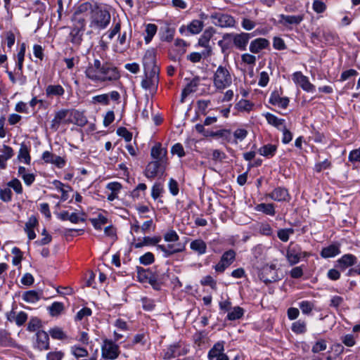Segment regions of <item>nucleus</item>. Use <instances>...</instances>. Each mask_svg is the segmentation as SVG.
Returning a JSON list of instances; mask_svg holds the SVG:
<instances>
[{
	"mask_svg": "<svg viewBox=\"0 0 360 360\" xmlns=\"http://www.w3.org/2000/svg\"><path fill=\"white\" fill-rule=\"evenodd\" d=\"M86 77L95 82H111L120 77L118 69L110 63H101L99 59L89 63L85 70Z\"/></svg>",
	"mask_w": 360,
	"mask_h": 360,
	"instance_id": "nucleus-1",
	"label": "nucleus"
},
{
	"mask_svg": "<svg viewBox=\"0 0 360 360\" xmlns=\"http://www.w3.org/2000/svg\"><path fill=\"white\" fill-rule=\"evenodd\" d=\"M110 12L97 5L90 16L89 26L94 29L104 30L110 24Z\"/></svg>",
	"mask_w": 360,
	"mask_h": 360,
	"instance_id": "nucleus-2",
	"label": "nucleus"
},
{
	"mask_svg": "<svg viewBox=\"0 0 360 360\" xmlns=\"http://www.w3.org/2000/svg\"><path fill=\"white\" fill-rule=\"evenodd\" d=\"M212 81L214 86L219 91H223L231 86L233 79L229 68L219 65L214 73Z\"/></svg>",
	"mask_w": 360,
	"mask_h": 360,
	"instance_id": "nucleus-3",
	"label": "nucleus"
},
{
	"mask_svg": "<svg viewBox=\"0 0 360 360\" xmlns=\"http://www.w3.org/2000/svg\"><path fill=\"white\" fill-rule=\"evenodd\" d=\"M168 162L153 160L150 162L146 168L145 176L148 179H154L158 176H162L166 170Z\"/></svg>",
	"mask_w": 360,
	"mask_h": 360,
	"instance_id": "nucleus-4",
	"label": "nucleus"
},
{
	"mask_svg": "<svg viewBox=\"0 0 360 360\" xmlns=\"http://www.w3.org/2000/svg\"><path fill=\"white\" fill-rule=\"evenodd\" d=\"M145 72L146 78L141 82L142 88L150 91H155L159 83V68Z\"/></svg>",
	"mask_w": 360,
	"mask_h": 360,
	"instance_id": "nucleus-5",
	"label": "nucleus"
},
{
	"mask_svg": "<svg viewBox=\"0 0 360 360\" xmlns=\"http://www.w3.org/2000/svg\"><path fill=\"white\" fill-rule=\"evenodd\" d=\"M307 252H302L301 247L294 243H290L287 249L286 257L290 265L297 264L302 258L309 256Z\"/></svg>",
	"mask_w": 360,
	"mask_h": 360,
	"instance_id": "nucleus-6",
	"label": "nucleus"
},
{
	"mask_svg": "<svg viewBox=\"0 0 360 360\" xmlns=\"http://www.w3.org/2000/svg\"><path fill=\"white\" fill-rule=\"evenodd\" d=\"M210 19L212 23L221 27H233L236 25V20L231 15L215 12L211 14Z\"/></svg>",
	"mask_w": 360,
	"mask_h": 360,
	"instance_id": "nucleus-7",
	"label": "nucleus"
},
{
	"mask_svg": "<svg viewBox=\"0 0 360 360\" xmlns=\"http://www.w3.org/2000/svg\"><path fill=\"white\" fill-rule=\"evenodd\" d=\"M251 34L242 32L240 34L226 33L223 35L224 40L233 39L234 45L240 50H245Z\"/></svg>",
	"mask_w": 360,
	"mask_h": 360,
	"instance_id": "nucleus-8",
	"label": "nucleus"
},
{
	"mask_svg": "<svg viewBox=\"0 0 360 360\" xmlns=\"http://www.w3.org/2000/svg\"><path fill=\"white\" fill-rule=\"evenodd\" d=\"M101 353L104 359H115L120 354L119 347L112 340H105L101 347Z\"/></svg>",
	"mask_w": 360,
	"mask_h": 360,
	"instance_id": "nucleus-9",
	"label": "nucleus"
},
{
	"mask_svg": "<svg viewBox=\"0 0 360 360\" xmlns=\"http://www.w3.org/2000/svg\"><path fill=\"white\" fill-rule=\"evenodd\" d=\"M188 352L187 349L182 348L180 342H175L168 345L162 352V356L164 359L169 360L176 358L179 356L186 354Z\"/></svg>",
	"mask_w": 360,
	"mask_h": 360,
	"instance_id": "nucleus-10",
	"label": "nucleus"
},
{
	"mask_svg": "<svg viewBox=\"0 0 360 360\" xmlns=\"http://www.w3.org/2000/svg\"><path fill=\"white\" fill-rule=\"evenodd\" d=\"M292 80L295 83L307 92H313L315 91V86L309 80L308 77L304 75L301 72H295L292 75Z\"/></svg>",
	"mask_w": 360,
	"mask_h": 360,
	"instance_id": "nucleus-11",
	"label": "nucleus"
},
{
	"mask_svg": "<svg viewBox=\"0 0 360 360\" xmlns=\"http://www.w3.org/2000/svg\"><path fill=\"white\" fill-rule=\"evenodd\" d=\"M356 261L357 258L354 255L345 254L336 262L335 267L343 271L348 267L354 265Z\"/></svg>",
	"mask_w": 360,
	"mask_h": 360,
	"instance_id": "nucleus-12",
	"label": "nucleus"
},
{
	"mask_svg": "<svg viewBox=\"0 0 360 360\" xmlns=\"http://www.w3.org/2000/svg\"><path fill=\"white\" fill-rule=\"evenodd\" d=\"M167 154V149L165 148H162L160 143H156L151 148L150 155H151V158L153 159V160L163 161V162H168Z\"/></svg>",
	"mask_w": 360,
	"mask_h": 360,
	"instance_id": "nucleus-13",
	"label": "nucleus"
},
{
	"mask_svg": "<svg viewBox=\"0 0 360 360\" xmlns=\"http://www.w3.org/2000/svg\"><path fill=\"white\" fill-rule=\"evenodd\" d=\"M200 79L199 77H195L191 79L181 92V103L185 101L186 98L191 93L195 92L200 84Z\"/></svg>",
	"mask_w": 360,
	"mask_h": 360,
	"instance_id": "nucleus-14",
	"label": "nucleus"
},
{
	"mask_svg": "<svg viewBox=\"0 0 360 360\" xmlns=\"http://www.w3.org/2000/svg\"><path fill=\"white\" fill-rule=\"evenodd\" d=\"M37 347L39 350H48L49 346V334L44 330H38L36 333Z\"/></svg>",
	"mask_w": 360,
	"mask_h": 360,
	"instance_id": "nucleus-15",
	"label": "nucleus"
},
{
	"mask_svg": "<svg viewBox=\"0 0 360 360\" xmlns=\"http://www.w3.org/2000/svg\"><path fill=\"white\" fill-rule=\"evenodd\" d=\"M143 63L145 71L153 70L158 68L155 64V52L154 50H148L143 58Z\"/></svg>",
	"mask_w": 360,
	"mask_h": 360,
	"instance_id": "nucleus-16",
	"label": "nucleus"
},
{
	"mask_svg": "<svg viewBox=\"0 0 360 360\" xmlns=\"http://www.w3.org/2000/svg\"><path fill=\"white\" fill-rule=\"evenodd\" d=\"M41 158L45 162L53 164L59 168L63 167L65 164V160L61 157L49 151L44 152Z\"/></svg>",
	"mask_w": 360,
	"mask_h": 360,
	"instance_id": "nucleus-17",
	"label": "nucleus"
},
{
	"mask_svg": "<svg viewBox=\"0 0 360 360\" xmlns=\"http://www.w3.org/2000/svg\"><path fill=\"white\" fill-rule=\"evenodd\" d=\"M214 34V29L212 27H209L204 31L198 40L199 46L206 48L207 49L208 54H210L212 51L209 44Z\"/></svg>",
	"mask_w": 360,
	"mask_h": 360,
	"instance_id": "nucleus-18",
	"label": "nucleus"
},
{
	"mask_svg": "<svg viewBox=\"0 0 360 360\" xmlns=\"http://www.w3.org/2000/svg\"><path fill=\"white\" fill-rule=\"evenodd\" d=\"M161 39L165 41H172L175 34V28L172 27L170 23L165 22L164 26L160 29Z\"/></svg>",
	"mask_w": 360,
	"mask_h": 360,
	"instance_id": "nucleus-19",
	"label": "nucleus"
},
{
	"mask_svg": "<svg viewBox=\"0 0 360 360\" xmlns=\"http://www.w3.org/2000/svg\"><path fill=\"white\" fill-rule=\"evenodd\" d=\"M65 94L64 88L60 84H50L46 88L47 97L62 96Z\"/></svg>",
	"mask_w": 360,
	"mask_h": 360,
	"instance_id": "nucleus-20",
	"label": "nucleus"
},
{
	"mask_svg": "<svg viewBox=\"0 0 360 360\" xmlns=\"http://www.w3.org/2000/svg\"><path fill=\"white\" fill-rule=\"evenodd\" d=\"M269 41L264 38H258L252 41L250 45V51L252 53H258L262 49L267 47Z\"/></svg>",
	"mask_w": 360,
	"mask_h": 360,
	"instance_id": "nucleus-21",
	"label": "nucleus"
},
{
	"mask_svg": "<svg viewBox=\"0 0 360 360\" xmlns=\"http://www.w3.org/2000/svg\"><path fill=\"white\" fill-rule=\"evenodd\" d=\"M224 342L222 341L217 342L208 352L207 357L209 360H213L214 358H218L219 356L224 354Z\"/></svg>",
	"mask_w": 360,
	"mask_h": 360,
	"instance_id": "nucleus-22",
	"label": "nucleus"
},
{
	"mask_svg": "<svg viewBox=\"0 0 360 360\" xmlns=\"http://www.w3.org/2000/svg\"><path fill=\"white\" fill-rule=\"evenodd\" d=\"M84 30L72 27L69 34L70 41L75 45L79 46L83 40V32Z\"/></svg>",
	"mask_w": 360,
	"mask_h": 360,
	"instance_id": "nucleus-23",
	"label": "nucleus"
},
{
	"mask_svg": "<svg viewBox=\"0 0 360 360\" xmlns=\"http://www.w3.org/2000/svg\"><path fill=\"white\" fill-rule=\"evenodd\" d=\"M1 152L2 154L0 155V167L4 169L6 166V161L13 155V150L10 146L4 145Z\"/></svg>",
	"mask_w": 360,
	"mask_h": 360,
	"instance_id": "nucleus-24",
	"label": "nucleus"
},
{
	"mask_svg": "<svg viewBox=\"0 0 360 360\" xmlns=\"http://www.w3.org/2000/svg\"><path fill=\"white\" fill-rule=\"evenodd\" d=\"M288 104L289 98L288 97H281L276 91L271 93V105H277L282 108H286Z\"/></svg>",
	"mask_w": 360,
	"mask_h": 360,
	"instance_id": "nucleus-25",
	"label": "nucleus"
},
{
	"mask_svg": "<svg viewBox=\"0 0 360 360\" xmlns=\"http://www.w3.org/2000/svg\"><path fill=\"white\" fill-rule=\"evenodd\" d=\"M280 22L284 25H299L303 20L302 15H281Z\"/></svg>",
	"mask_w": 360,
	"mask_h": 360,
	"instance_id": "nucleus-26",
	"label": "nucleus"
},
{
	"mask_svg": "<svg viewBox=\"0 0 360 360\" xmlns=\"http://www.w3.org/2000/svg\"><path fill=\"white\" fill-rule=\"evenodd\" d=\"M190 248L198 255H203L207 250V245L205 242L201 239L193 240L190 244Z\"/></svg>",
	"mask_w": 360,
	"mask_h": 360,
	"instance_id": "nucleus-27",
	"label": "nucleus"
},
{
	"mask_svg": "<svg viewBox=\"0 0 360 360\" xmlns=\"http://www.w3.org/2000/svg\"><path fill=\"white\" fill-rule=\"evenodd\" d=\"M340 248L336 245H330L322 249L321 255L323 258H329L340 254Z\"/></svg>",
	"mask_w": 360,
	"mask_h": 360,
	"instance_id": "nucleus-28",
	"label": "nucleus"
},
{
	"mask_svg": "<svg viewBox=\"0 0 360 360\" xmlns=\"http://www.w3.org/2000/svg\"><path fill=\"white\" fill-rule=\"evenodd\" d=\"M18 158L20 162H24L27 165L30 164L31 157L30 155V150L25 143H22L20 146Z\"/></svg>",
	"mask_w": 360,
	"mask_h": 360,
	"instance_id": "nucleus-29",
	"label": "nucleus"
},
{
	"mask_svg": "<svg viewBox=\"0 0 360 360\" xmlns=\"http://www.w3.org/2000/svg\"><path fill=\"white\" fill-rule=\"evenodd\" d=\"M204 24L202 20H193L188 25V32L191 34H199L203 29Z\"/></svg>",
	"mask_w": 360,
	"mask_h": 360,
	"instance_id": "nucleus-30",
	"label": "nucleus"
},
{
	"mask_svg": "<svg viewBox=\"0 0 360 360\" xmlns=\"http://www.w3.org/2000/svg\"><path fill=\"white\" fill-rule=\"evenodd\" d=\"M97 5V3L91 4L88 1L84 2L77 6L76 11H75V13L81 15L84 13L90 12L91 14Z\"/></svg>",
	"mask_w": 360,
	"mask_h": 360,
	"instance_id": "nucleus-31",
	"label": "nucleus"
},
{
	"mask_svg": "<svg viewBox=\"0 0 360 360\" xmlns=\"http://www.w3.org/2000/svg\"><path fill=\"white\" fill-rule=\"evenodd\" d=\"M49 333L52 338L56 340H65L69 339V337L63 329L57 326L51 328Z\"/></svg>",
	"mask_w": 360,
	"mask_h": 360,
	"instance_id": "nucleus-32",
	"label": "nucleus"
},
{
	"mask_svg": "<svg viewBox=\"0 0 360 360\" xmlns=\"http://www.w3.org/2000/svg\"><path fill=\"white\" fill-rule=\"evenodd\" d=\"M68 111L67 110H61L57 112L54 118L51 121V128L56 130L58 128L61 122L67 117Z\"/></svg>",
	"mask_w": 360,
	"mask_h": 360,
	"instance_id": "nucleus-33",
	"label": "nucleus"
},
{
	"mask_svg": "<svg viewBox=\"0 0 360 360\" xmlns=\"http://www.w3.org/2000/svg\"><path fill=\"white\" fill-rule=\"evenodd\" d=\"M288 197V191L283 188H277L271 192V199L277 201L285 200Z\"/></svg>",
	"mask_w": 360,
	"mask_h": 360,
	"instance_id": "nucleus-34",
	"label": "nucleus"
},
{
	"mask_svg": "<svg viewBox=\"0 0 360 360\" xmlns=\"http://www.w3.org/2000/svg\"><path fill=\"white\" fill-rule=\"evenodd\" d=\"M13 342L11 333L4 329L0 328V347L11 346Z\"/></svg>",
	"mask_w": 360,
	"mask_h": 360,
	"instance_id": "nucleus-35",
	"label": "nucleus"
},
{
	"mask_svg": "<svg viewBox=\"0 0 360 360\" xmlns=\"http://www.w3.org/2000/svg\"><path fill=\"white\" fill-rule=\"evenodd\" d=\"M70 353L76 359L86 357L89 355V352L84 347L73 345L70 347Z\"/></svg>",
	"mask_w": 360,
	"mask_h": 360,
	"instance_id": "nucleus-36",
	"label": "nucleus"
},
{
	"mask_svg": "<svg viewBox=\"0 0 360 360\" xmlns=\"http://www.w3.org/2000/svg\"><path fill=\"white\" fill-rule=\"evenodd\" d=\"M357 338L358 335L349 333L342 335L340 337V340L345 346L347 347H352L356 345Z\"/></svg>",
	"mask_w": 360,
	"mask_h": 360,
	"instance_id": "nucleus-37",
	"label": "nucleus"
},
{
	"mask_svg": "<svg viewBox=\"0 0 360 360\" xmlns=\"http://www.w3.org/2000/svg\"><path fill=\"white\" fill-rule=\"evenodd\" d=\"M291 330L296 334H303L307 331V323L304 321L298 320L292 323Z\"/></svg>",
	"mask_w": 360,
	"mask_h": 360,
	"instance_id": "nucleus-38",
	"label": "nucleus"
},
{
	"mask_svg": "<svg viewBox=\"0 0 360 360\" xmlns=\"http://www.w3.org/2000/svg\"><path fill=\"white\" fill-rule=\"evenodd\" d=\"M258 276L264 283L268 284L270 282L269 279V274L270 272V266L266 264L262 267H257Z\"/></svg>",
	"mask_w": 360,
	"mask_h": 360,
	"instance_id": "nucleus-39",
	"label": "nucleus"
},
{
	"mask_svg": "<svg viewBox=\"0 0 360 360\" xmlns=\"http://www.w3.org/2000/svg\"><path fill=\"white\" fill-rule=\"evenodd\" d=\"M235 259L236 252L233 250H229L224 252L220 260L229 266L234 262Z\"/></svg>",
	"mask_w": 360,
	"mask_h": 360,
	"instance_id": "nucleus-40",
	"label": "nucleus"
},
{
	"mask_svg": "<svg viewBox=\"0 0 360 360\" xmlns=\"http://www.w3.org/2000/svg\"><path fill=\"white\" fill-rule=\"evenodd\" d=\"M63 310L64 304L59 302H54L49 307V313L52 316H58Z\"/></svg>",
	"mask_w": 360,
	"mask_h": 360,
	"instance_id": "nucleus-41",
	"label": "nucleus"
},
{
	"mask_svg": "<svg viewBox=\"0 0 360 360\" xmlns=\"http://www.w3.org/2000/svg\"><path fill=\"white\" fill-rule=\"evenodd\" d=\"M41 293H39L35 290H29L24 293L23 299L27 302H35L40 299Z\"/></svg>",
	"mask_w": 360,
	"mask_h": 360,
	"instance_id": "nucleus-42",
	"label": "nucleus"
},
{
	"mask_svg": "<svg viewBox=\"0 0 360 360\" xmlns=\"http://www.w3.org/2000/svg\"><path fill=\"white\" fill-rule=\"evenodd\" d=\"M41 327V321L37 317H32L27 323V330L30 332H35Z\"/></svg>",
	"mask_w": 360,
	"mask_h": 360,
	"instance_id": "nucleus-43",
	"label": "nucleus"
},
{
	"mask_svg": "<svg viewBox=\"0 0 360 360\" xmlns=\"http://www.w3.org/2000/svg\"><path fill=\"white\" fill-rule=\"evenodd\" d=\"M91 222L96 229L101 230L102 226L108 223V219L101 214H99L96 218L91 219Z\"/></svg>",
	"mask_w": 360,
	"mask_h": 360,
	"instance_id": "nucleus-44",
	"label": "nucleus"
},
{
	"mask_svg": "<svg viewBox=\"0 0 360 360\" xmlns=\"http://www.w3.org/2000/svg\"><path fill=\"white\" fill-rule=\"evenodd\" d=\"M158 27L155 24H148L146 27V36L145 37V41L148 44L149 43L154 35L156 34Z\"/></svg>",
	"mask_w": 360,
	"mask_h": 360,
	"instance_id": "nucleus-45",
	"label": "nucleus"
},
{
	"mask_svg": "<svg viewBox=\"0 0 360 360\" xmlns=\"http://www.w3.org/2000/svg\"><path fill=\"white\" fill-rule=\"evenodd\" d=\"M72 20L73 22L74 27L84 30L86 20L83 17L74 13Z\"/></svg>",
	"mask_w": 360,
	"mask_h": 360,
	"instance_id": "nucleus-46",
	"label": "nucleus"
},
{
	"mask_svg": "<svg viewBox=\"0 0 360 360\" xmlns=\"http://www.w3.org/2000/svg\"><path fill=\"white\" fill-rule=\"evenodd\" d=\"M150 276V269L137 267V277L140 282H148Z\"/></svg>",
	"mask_w": 360,
	"mask_h": 360,
	"instance_id": "nucleus-47",
	"label": "nucleus"
},
{
	"mask_svg": "<svg viewBox=\"0 0 360 360\" xmlns=\"http://www.w3.org/2000/svg\"><path fill=\"white\" fill-rule=\"evenodd\" d=\"M200 284L203 286H210L214 290H216L217 288V281L211 276L203 277L200 281Z\"/></svg>",
	"mask_w": 360,
	"mask_h": 360,
	"instance_id": "nucleus-48",
	"label": "nucleus"
},
{
	"mask_svg": "<svg viewBox=\"0 0 360 360\" xmlns=\"http://www.w3.org/2000/svg\"><path fill=\"white\" fill-rule=\"evenodd\" d=\"M243 315V309L240 307H236L227 315L229 320L234 321L241 318Z\"/></svg>",
	"mask_w": 360,
	"mask_h": 360,
	"instance_id": "nucleus-49",
	"label": "nucleus"
},
{
	"mask_svg": "<svg viewBox=\"0 0 360 360\" xmlns=\"http://www.w3.org/2000/svg\"><path fill=\"white\" fill-rule=\"evenodd\" d=\"M7 186L9 188H12L17 194H21L22 193V184L16 178L8 181Z\"/></svg>",
	"mask_w": 360,
	"mask_h": 360,
	"instance_id": "nucleus-50",
	"label": "nucleus"
},
{
	"mask_svg": "<svg viewBox=\"0 0 360 360\" xmlns=\"http://www.w3.org/2000/svg\"><path fill=\"white\" fill-rule=\"evenodd\" d=\"M271 125L280 131H283L286 129L285 120L279 119L274 115H271Z\"/></svg>",
	"mask_w": 360,
	"mask_h": 360,
	"instance_id": "nucleus-51",
	"label": "nucleus"
},
{
	"mask_svg": "<svg viewBox=\"0 0 360 360\" xmlns=\"http://www.w3.org/2000/svg\"><path fill=\"white\" fill-rule=\"evenodd\" d=\"M13 193L9 188L0 189V199L5 202H8L12 200Z\"/></svg>",
	"mask_w": 360,
	"mask_h": 360,
	"instance_id": "nucleus-52",
	"label": "nucleus"
},
{
	"mask_svg": "<svg viewBox=\"0 0 360 360\" xmlns=\"http://www.w3.org/2000/svg\"><path fill=\"white\" fill-rule=\"evenodd\" d=\"M140 263L143 265H149L154 262L155 257L152 252H146L139 258Z\"/></svg>",
	"mask_w": 360,
	"mask_h": 360,
	"instance_id": "nucleus-53",
	"label": "nucleus"
},
{
	"mask_svg": "<svg viewBox=\"0 0 360 360\" xmlns=\"http://www.w3.org/2000/svg\"><path fill=\"white\" fill-rule=\"evenodd\" d=\"M299 307L302 310V312L304 314H309L313 309L314 304L309 301H302L299 303Z\"/></svg>",
	"mask_w": 360,
	"mask_h": 360,
	"instance_id": "nucleus-54",
	"label": "nucleus"
},
{
	"mask_svg": "<svg viewBox=\"0 0 360 360\" xmlns=\"http://www.w3.org/2000/svg\"><path fill=\"white\" fill-rule=\"evenodd\" d=\"M327 348L326 341L323 339L318 340L312 347L311 351L313 353H319V352L324 351Z\"/></svg>",
	"mask_w": 360,
	"mask_h": 360,
	"instance_id": "nucleus-55",
	"label": "nucleus"
},
{
	"mask_svg": "<svg viewBox=\"0 0 360 360\" xmlns=\"http://www.w3.org/2000/svg\"><path fill=\"white\" fill-rule=\"evenodd\" d=\"M93 103H101L103 105L109 104V95L107 94L95 96L92 98Z\"/></svg>",
	"mask_w": 360,
	"mask_h": 360,
	"instance_id": "nucleus-56",
	"label": "nucleus"
},
{
	"mask_svg": "<svg viewBox=\"0 0 360 360\" xmlns=\"http://www.w3.org/2000/svg\"><path fill=\"white\" fill-rule=\"evenodd\" d=\"M117 134L124 139L127 142L131 141L132 139V134L128 131L125 127H121L117 129Z\"/></svg>",
	"mask_w": 360,
	"mask_h": 360,
	"instance_id": "nucleus-57",
	"label": "nucleus"
},
{
	"mask_svg": "<svg viewBox=\"0 0 360 360\" xmlns=\"http://www.w3.org/2000/svg\"><path fill=\"white\" fill-rule=\"evenodd\" d=\"M293 233L294 231L292 229H281L278 231V237L281 240L286 242L289 239L290 234Z\"/></svg>",
	"mask_w": 360,
	"mask_h": 360,
	"instance_id": "nucleus-58",
	"label": "nucleus"
},
{
	"mask_svg": "<svg viewBox=\"0 0 360 360\" xmlns=\"http://www.w3.org/2000/svg\"><path fill=\"white\" fill-rule=\"evenodd\" d=\"M141 301L143 309L146 311H152L155 308V304L153 300L145 297L141 298Z\"/></svg>",
	"mask_w": 360,
	"mask_h": 360,
	"instance_id": "nucleus-59",
	"label": "nucleus"
},
{
	"mask_svg": "<svg viewBox=\"0 0 360 360\" xmlns=\"http://www.w3.org/2000/svg\"><path fill=\"white\" fill-rule=\"evenodd\" d=\"M331 166L330 162L326 159L323 162H318L314 166V170L316 172H321V171L330 168Z\"/></svg>",
	"mask_w": 360,
	"mask_h": 360,
	"instance_id": "nucleus-60",
	"label": "nucleus"
},
{
	"mask_svg": "<svg viewBox=\"0 0 360 360\" xmlns=\"http://www.w3.org/2000/svg\"><path fill=\"white\" fill-rule=\"evenodd\" d=\"M273 46L274 49L280 51L285 50L287 48L283 39L278 37H274Z\"/></svg>",
	"mask_w": 360,
	"mask_h": 360,
	"instance_id": "nucleus-61",
	"label": "nucleus"
},
{
	"mask_svg": "<svg viewBox=\"0 0 360 360\" xmlns=\"http://www.w3.org/2000/svg\"><path fill=\"white\" fill-rule=\"evenodd\" d=\"M172 154H176L179 158L185 156V152L183 146L181 143L174 144L171 150Z\"/></svg>",
	"mask_w": 360,
	"mask_h": 360,
	"instance_id": "nucleus-62",
	"label": "nucleus"
},
{
	"mask_svg": "<svg viewBox=\"0 0 360 360\" xmlns=\"http://www.w3.org/2000/svg\"><path fill=\"white\" fill-rule=\"evenodd\" d=\"M27 320V314L24 311H20L16 314L15 322L18 326H22Z\"/></svg>",
	"mask_w": 360,
	"mask_h": 360,
	"instance_id": "nucleus-63",
	"label": "nucleus"
},
{
	"mask_svg": "<svg viewBox=\"0 0 360 360\" xmlns=\"http://www.w3.org/2000/svg\"><path fill=\"white\" fill-rule=\"evenodd\" d=\"M237 107L240 111H250L252 105L247 100H241L237 103Z\"/></svg>",
	"mask_w": 360,
	"mask_h": 360,
	"instance_id": "nucleus-64",
	"label": "nucleus"
}]
</instances>
